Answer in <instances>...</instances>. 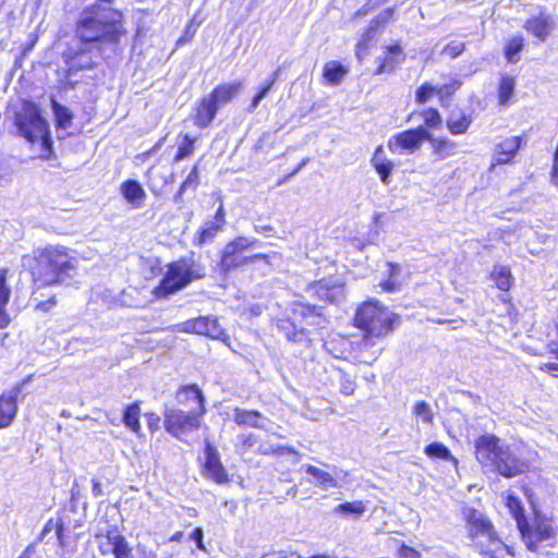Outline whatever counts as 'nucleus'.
<instances>
[{"label":"nucleus","instance_id":"obj_44","mask_svg":"<svg viewBox=\"0 0 558 558\" xmlns=\"http://www.w3.org/2000/svg\"><path fill=\"white\" fill-rule=\"evenodd\" d=\"M505 505L509 509L511 517L514 519L517 527L527 520L520 498L512 493L507 494Z\"/></svg>","mask_w":558,"mask_h":558},{"label":"nucleus","instance_id":"obj_5","mask_svg":"<svg viewBox=\"0 0 558 558\" xmlns=\"http://www.w3.org/2000/svg\"><path fill=\"white\" fill-rule=\"evenodd\" d=\"M84 525L82 515L77 513L74 506H63L54 517L49 518L37 535V541L43 542L45 537L53 532L57 544V553L60 557H66L76 551L82 533L76 530Z\"/></svg>","mask_w":558,"mask_h":558},{"label":"nucleus","instance_id":"obj_45","mask_svg":"<svg viewBox=\"0 0 558 558\" xmlns=\"http://www.w3.org/2000/svg\"><path fill=\"white\" fill-rule=\"evenodd\" d=\"M305 471L307 474L312 475L319 485L324 487H336L338 485L336 478L329 472L324 471L315 465H306Z\"/></svg>","mask_w":558,"mask_h":558},{"label":"nucleus","instance_id":"obj_42","mask_svg":"<svg viewBox=\"0 0 558 558\" xmlns=\"http://www.w3.org/2000/svg\"><path fill=\"white\" fill-rule=\"evenodd\" d=\"M418 116L421 117L424 129L426 131L430 130H439L442 126V116L439 110L435 107H425L423 108Z\"/></svg>","mask_w":558,"mask_h":558},{"label":"nucleus","instance_id":"obj_53","mask_svg":"<svg viewBox=\"0 0 558 558\" xmlns=\"http://www.w3.org/2000/svg\"><path fill=\"white\" fill-rule=\"evenodd\" d=\"M146 425L150 434H155L161 427V417L158 413L150 411L144 414Z\"/></svg>","mask_w":558,"mask_h":558},{"label":"nucleus","instance_id":"obj_17","mask_svg":"<svg viewBox=\"0 0 558 558\" xmlns=\"http://www.w3.org/2000/svg\"><path fill=\"white\" fill-rule=\"evenodd\" d=\"M179 330L185 333L221 340L223 342L229 340L226 329L221 327L218 318L214 316H197L187 319L179 326Z\"/></svg>","mask_w":558,"mask_h":558},{"label":"nucleus","instance_id":"obj_14","mask_svg":"<svg viewBox=\"0 0 558 558\" xmlns=\"http://www.w3.org/2000/svg\"><path fill=\"white\" fill-rule=\"evenodd\" d=\"M204 415L202 411L166 409L163 411L165 430L172 437L181 439L184 435L196 432L202 427Z\"/></svg>","mask_w":558,"mask_h":558},{"label":"nucleus","instance_id":"obj_61","mask_svg":"<svg viewBox=\"0 0 558 558\" xmlns=\"http://www.w3.org/2000/svg\"><path fill=\"white\" fill-rule=\"evenodd\" d=\"M203 529L197 526L195 527L192 533L190 534V538L193 539L196 543V547L201 550H205V545L203 543Z\"/></svg>","mask_w":558,"mask_h":558},{"label":"nucleus","instance_id":"obj_12","mask_svg":"<svg viewBox=\"0 0 558 558\" xmlns=\"http://www.w3.org/2000/svg\"><path fill=\"white\" fill-rule=\"evenodd\" d=\"M517 529L526 549L532 553H538L543 546H554L556 543L557 527L553 519L538 512Z\"/></svg>","mask_w":558,"mask_h":558},{"label":"nucleus","instance_id":"obj_35","mask_svg":"<svg viewBox=\"0 0 558 558\" xmlns=\"http://www.w3.org/2000/svg\"><path fill=\"white\" fill-rule=\"evenodd\" d=\"M515 78L511 75L504 74L500 76L497 86V101L501 107H508L514 97Z\"/></svg>","mask_w":558,"mask_h":558},{"label":"nucleus","instance_id":"obj_60","mask_svg":"<svg viewBox=\"0 0 558 558\" xmlns=\"http://www.w3.org/2000/svg\"><path fill=\"white\" fill-rule=\"evenodd\" d=\"M538 369L557 378L558 377V361L541 363L538 366Z\"/></svg>","mask_w":558,"mask_h":558},{"label":"nucleus","instance_id":"obj_23","mask_svg":"<svg viewBox=\"0 0 558 558\" xmlns=\"http://www.w3.org/2000/svg\"><path fill=\"white\" fill-rule=\"evenodd\" d=\"M524 29L539 41H545L551 34L555 22L553 17L543 12L529 17L523 25Z\"/></svg>","mask_w":558,"mask_h":558},{"label":"nucleus","instance_id":"obj_30","mask_svg":"<svg viewBox=\"0 0 558 558\" xmlns=\"http://www.w3.org/2000/svg\"><path fill=\"white\" fill-rule=\"evenodd\" d=\"M426 142L430 145L432 154L440 160L449 158L458 151V143L446 136H434L428 132Z\"/></svg>","mask_w":558,"mask_h":558},{"label":"nucleus","instance_id":"obj_31","mask_svg":"<svg viewBox=\"0 0 558 558\" xmlns=\"http://www.w3.org/2000/svg\"><path fill=\"white\" fill-rule=\"evenodd\" d=\"M349 73V68L342 64L340 61L331 60L323 66V78L324 84L328 86L339 85L345 75Z\"/></svg>","mask_w":558,"mask_h":558},{"label":"nucleus","instance_id":"obj_63","mask_svg":"<svg viewBox=\"0 0 558 558\" xmlns=\"http://www.w3.org/2000/svg\"><path fill=\"white\" fill-rule=\"evenodd\" d=\"M387 275L397 278L400 274V266L393 262H387Z\"/></svg>","mask_w":558,"mask_h":558},{"label":"nucleus","instance_id":"obj_11","mask_svg":"<svg viewBox=\"0 0 558 558\" xmlns=\"http://www.w3.org/2000/svg\"><path fill=\"white\" fill-rule=\"evenodd\" d=\"M240 82L223 83L215 86L208 95L202 96L194 105L191 119L197 129L208 128L215 120L219 108L231 101L241 89Z\"/></svg>","mask_w":558,"mask_h":558},{"label":"nucleus","instance_id":"obj_43","mask_svg":"<svg viewBox=\"0 0 558 558\" xmlns=\"http://www.w3.org/2000/svg\"><path fill=\"white\" fill-rule=\"evenodd\" d=\"M463 82L459 76L451 77L447 83L437 86V98L441 105L449 102L454 94L462 87Z\"/></svg>","mask_w":558,"mask_h":558},{"label":"nucleus","instance_id":"obj_59","mask_svg":"<svg viewBox=\"0 0 558 558\" xmlns=\"http://www.w3.org/2000/svg\"><path fill=\"white\" fill-rule=\"evenodd\" d=\"M387 1L388 0H366L362 8L357 11V14L366 15L378 9L380 5L385 4Z\"/></svg>","mask_w":558,"mask_h":558},{"label":"nucleus","instance_id":"obj_54","mask_svg":"<svg viewBox=\"0 0 558 558\" xmlns=\"http://www.w3.org/2000/svg\"><path fill=\"white\" fill-rule=\"evenodd\" d=\"M58 304V299L56 294H51L47 300H43L36 303L34 306L35 311L41 313H50L53 307Z\"/></svg>","mask_w":558,"mask_h":558},{"label":"nucleus","instance_id":"obj_9","mask_svg":"<svg viewBox=\"0 0 558 558\" xmlns=\"http://www.w3.org/2000/svg\"><path fill=\"white\" fill-rule=\"evenodd\" d=\"M16 126L20 133L32 144L39 143L40 158L49 159L53 154L52 140L49 126L41 117L37 105L32 101H25L21 112L16 117Z\"/></svg>","mask_w":558,"mask_h":558},{"label":"nucleus","instance_id":"obj_51","mask_svg":"<svg viewBox=\"0 0 558 558\" xmlns=\"http://www.w3.org/2000/svg\"><path fill=\"white\" fill-rule=\"evenodd\" d=\"M465 51V44L462 41H450L444 48L441 53L448 56L450 59H456Z\"/></svg>","mask_w":558,"mask_h":558},{"label":"nucleus","instance_id":"obj_32","mask_svg":"<svg viewBox=\"0 0 558 558\" xmlns=\"http://www.w3.org/2000/svg\"><path fill=\"white\" fill-rule=\"evenodd\" d=\"M263 418V413L258 410L234 408L232 411V420L238 426L262 428Z\"/></svg>","mask_w":558,"mask_h":558},{"label":"nucleus","instance_id":"obj_4","mask_svg":"<svg viewBox=\"0 0 558 558\" xmlns=\"http://www.w3.org/2000/svg\"><path fill=\"white\" fill-rule=\"evenodd\" d=\"M322 318L323 306L294 301L286 313L275 319V326L290 343L310 348Z\"/></svg>","mask_w":558,"mask_h":558},{"label":"nucleus","instance_id":"obj_3","mask_svg":"<svg viewBox=\"0 0 558 558\" xmlns=\"http://www.w3.org/2000/svg\"><path fill=\"white\" fill-rule=\"evenodd\" d=\"M474 456L482 468L505 478L521 475L529 468V463L523 458L515 454L510 446L504 445L501 439L493 433L480 435L474 440Z\"/></svg>","mask_w":558,"mask_h":558},{"label":"nucleus","instance_id":"obj_62","mask_svg":"<svg viewBox=\"0 0 558 558\" xmlns=\"http://www.w3.org/2000/svg\"><path fill=\"white\" fill-rule=\"evenodd\" d=\"M38 543H40V542L37 541V537H36L32 543H29L25 547V549L16 558H32L33 555L36 553V547H37Z\"/></svg>","mask_w":558,"mask_h":558},{"label":"nucleus","instance_id":"obj_16","mask_svg":"<svg viewBox=\"0 0 558 558\" xmlns=\"http://www.w3.org/2000/svg\"><path fill=\"white\" fill-rule=\"evenodd\" d=\"M101 555L112 554L114 558H133L132 548L117 525H109L95 534Z\"/></svg>","mask_w":558,"mask_h":558},{"label":"nucleus","instance_id":"obj_19","mask_svg":"<svg viewBox=\"0 0 558 558\" xmlns=\"http://www.w3.org/2000/svg\"><path fill=\"white\" fill-rule=\"evenodd\" d=\"M205 459L201 463L202 475L219 485L228 484L230 482L227 469L221 462L220 454L217 448L210 442L204 446Z\"/></svg>","mask_w":558,"mask_h":558},{"label":"nucleus","instance_id":"obj_50","mask_svg":"<svg viewBox=\"0 0 558 558\" xmlns=\"http://www.w3.org/2000/svg\"><path fill=\"white\" fill-rule=\"evenodd\" d=\"M339 374L340 392L344 396H352L356 389L355 378L342 369H339Z\"/></svg>","mask_w":558,"mask_h":558},{"label":"nucleus","instance_id":"obj_58","mask_svg":"<svg viewBox=\"0 0 558 558\" xmlns=\"http://www.w3.org/2000/svg\"><path fill=\"white\" fill-rule=\"evenodd\" d=\"M257 442L255 434L241 435L239 438V449L243 452L248 451Z\"/></svg>","mask_w":558,"mask_h":558},{"label":"nucleus","instance_id":"obj_24","mask_svg":"<svg viewBox=\"0 0 558 558\" xmlns=\"http://www.w3.org/2000/svg\"><path fill=\"white\" fill-rule=\"evenodd\" d=\"M405 59L403 48L399 43H393L384 47V54L378 59L377 66L374 70L375 75L390 73L395 71L398 64Z\"/></svg>","mask_w":558,"mask_h":558},{"label":"nucleus","instance_id":"obj_64","mask_svg":"<svg viewBox=\"0 0 558 558\" xmlns=\"http://www.w3.org/2000/svg\"><path fill=\"white\" fill-rule=\"evenodd\" d=\"M165 141V137L160 138L150 149L142 154L143 159L149 158L157 149H159Z\"/></svg>","mask_w":558,"mask_h":558},{"label":"nucleus","instance_id":"obj_47","mask_svg":"<svg viewBox=\"0 0 558 558\" xmlns=\"http://www.w3.org/2000/svg\"><path fill=\"white\" fill-rule=\"evenodd\" d=\"M424 452L432 459L452 460L453 456L447 446L442 442L434 441L425 446Z\"/></svg>","mask_w":558,"mask_h":558},{"label":"nucleus","instance_id":"obj_13","mask_svg":"<svg viewBox=\"0 0 558 558\" xmlns=\"http://www.w3.org/2000/svg\"><path fill=\"white\" fill-rule=\"evenodd\" d=\"M379 339L366 333H362V337L355 341L348 337H341L336 341L341 348L338 356L356 363L372 365L384 351V348L377 343Z\"/></svg>","mask_w":558,"mask_h":558},{"label":"nucleus","instance_id":"obj_40","mask_svg":"<svg viewBox=\"0 0 558 558\" xmlns=\"http://www.w3.org/2000/svg\"><path fill=\"white\" fill-rule=\"evenodd\" d=\"M489 279L498 290L504 292H508L513 286V276L508 266H495L489 274Z\"/></svg>","mask_w":558,"mask_h":558},{"label":"nucleus","instance_id":"obj_22","mask_svg":"<svg viewBox=\"0 0 558 558\" xmlns=\"http://www.w3.org/2000/svg\"><path fill=\"white\" fill-rule=\"evenodd\" d=\"M226 225V211L223 205L220 204L215 213L214 219L207 221L203 227L198 229L195 235L194 243L197 246H202L210 241L223 229Z\"/></svg>","mask_w":558,"mask_h":558},{"label":"nucleus","instance_id":"obj_8","mask_svg":"<svg viewBox=\"0 0 558 558\" xmlns=\"http://www.w3.org/2000/svg\"><path fill=\"white\" fill-rule=\"evenodd\" d=\"M463 519L474 550L484 557L496 558L494 547L502 545V539L492 520L475 508L465 509Z\"/></svg>","mask_w":558,"mask_h":558},{"label":"nucleus","instance_id":"obj_36","mask_svg":"<svg viewBox=\"0 0 558 558\" xmlns=\"http://www.w3.org/2000/svg\"><path fill=\"white\" fill-rule=\"evenodd\" d=\"M179 137L180 142L172 157L173 163H178L184 159L191 158L196 150L197 138L195 136L189 133H181Z\"/></svg>","mask_w":558,"mask_h":558},{"label":"nucleus","instance_id":"obj_2","mask_svg":"<svg viewBox=\"0 0 558 558\" xmlns=\"http://www.w3.org/2000/svg\"><path fill=\"white\" fill-rule=\"evenodd\" d=\"M78 270L75 252L62 244H48L33 252L28 268L32 295L39 290L69 284Z\"/></svg>","mask_w":558,"mask_h":558},{"label":"nucleus","instance_id":"obj_27","mask_svg":"<svg viewBox=\"0 0 558 558\" xmlns=\"http://www.w3.org/2000/svg\"><path fill=\"white\" fill-rule=\"evenodd\" d=\"M146 184L150 193L155 197H160L166 193L168 186L172 185L175 181V174L173 172L169 174H160L155 166H150L146 172Z\"/></svg>","mask_w":558,"mask_h":558},{"label":"nucleus","instance_id":"obj_57","mask_svg":"<svg viewBox=\"0 0 558 558\" xmlns=\"http://www.w3.org/2000/svg\"><path fill=\"white\" fill-rule=\"evenodd\" d=\"M397 555L399 558H421L422 557L421 553L416 548L411 547L404 543H402L398 547Z\"/></svg>","mask_w":558,"mask_h":558},{"label":"nucleus","instance_id":"obj_55","mask_svg":"<svg viewBox=\"0 0 558 558\" xmlns=\"http://www.w3.org/2000/svg\"><path fill=\"white\" fill-rule=\"evenodd\" d=\"M401 286H402L401 281H399L397 278L390 277L388 275H387V278L381 280L379 283V287L385 292H396L401 289Z\"/></svg>","mask_w":558,"mask_h":558},{"label":"nucleus","instance_id":"obj_39","mask_svg":"<svg viewBox=\"0 0 558 558\" xmlns=\"http://www.w3.org/2000/svg\"><path fill=\"white\" fill-rule=\"evenodd\" d=\"M473 122L471 114L461 112L458 117H448L446 120V128L453 136L464 135L469 132Z\"/></svg>","mask_w":558,"mask_h":558},{"label":"nucleus","instance_id":"obj_56","mask_svg":"<svg viewBox=\"0 0 558 558\" xmlns=\"http://www.w3.org/2000/svg\"><path fill=\"white\" fill-rule=\"evenodd\" d=\"M195 32H196V29H195V27H194V21H193V20H191V21L186 24V26H185V28H184V31H183L182 35L178 38V40H177V46H182V45H184V44L190 43V41L193 39V37H194V35H195Z\"/></svg>","mask_w":558,"mask_h":558},{"label":"nucleus","instance_id":"obj_48","mask_svg":"<svg viewBox=\"0 0 558 558\" xmlns=\"http://www.w3.org/2000/svg\"><path fill=\"white\" fill-rule=\"evenodd\" d=\"M434 96L437 97V86L429 82H424L416 88L414 100L417 105H425Z\"/></svg>","mask_w":558,"mask_h":558},{"label":"nucleus","instance_id":"obj_46","mask_svg":"<svg viewBox=\"0 0 558 558\" xmlns=\"http://www.w3.org/2000/svg\"><path fill=\"white\" fill-rule=\"evenodd\" d=\"M365 504L362 500L345 501L335 508V512L345 517L359 518L365 511Z\"/></svg>","mask_w":558,"mask_h":558},{"label":"nucleus","instance_id":"obj_34","mask_svg":"<svg viewBox=\"0 0 558 558\" xmlns=\"http://www.w3.org/2000/svg\"><path fill=\"white\" fill-rule=\"evenodd\" d=\"M383 145H378L371 158V163L379 174L380 181L385 184L390 182L389 178L393 170V162L390 159L385 158Z\"/></svg>","mask_w":558,"mask_h":558},{"label":"nucleus","instance_id":"obj_21","mask_svg":"<svg viewBox=\"0 0 558 558\" xmlns=\"http://www.w3.org/2000/svg\"><path fill=\"white\" fill-rule=\"evenodd\" d=\"M21 385H15L8 391L0 393V429L9 427L17 414V398Z\"/></svg>","mask_w":558,"mask_h":558},{"label":"nucleus","instance_id":"obj_38","mask_svg":"<svg viewBox=\"0 0 558 558\" xmlns=\"http://www.w3.org/2000/svg\"><path fill=\"white\" fill-rule=\"evenodd\" d=\"M281 73V68H277L271 72V74L263 82V84L257 88L255 95L251 99L250 110L253 111L257 108L260 100L267 97V95L271 92L275 84L278 82Z\"/></svg>","mask_w":558,"mask_h":558},{"label":"nucleus","instance_id":"obj_7","mask_svg":"<svg viewBox=\"0 0 558 558\" xmlns=\"http://www.w3.org/2000/svg\"><path fill=\"white\" fill-rule=\"evenodd\" d=\"M204 277V269L195 260L180 257L166 265L161 279L151 290V296L157 301L167 300Z\"/></svg>","mask_w":558,"mask_h":558},{"label":"nucleus","instance_id":"obj_52","mask_svg":"<svg viewBox=\"0 0 558 558\" xmlns=\"http://www.w3.org/2000/svg\"><path fill=\"white\" fill-rule=\"evenodd\" d=\"M413 414L416 416H422L425 423H432L434 418L428 403L424 400L417 401L414 404Z\"/></svg>","mask_w":558,"mask_h":558},{"label":"nucleus","instance_id":"obj_20","mask_svg":"<svg viewBox=\"0 0 558 558\" xmlns=\"http://www.w3.org/2000/svg\"><path fill=\"white\" fill-rule=\"evenodd\" d=\"M174 400L179 407H189L191 403L195 404L192 411H202L206 414V398L202 387L196 384L180 385L174 392Z\"/></svg>","mask_w":558,"mask_h":558},{"label":"nucleus","instance_id":"obj_33","mask_svg":"<svg viewBox=\"0 0 558 558\" xmlns=\"http://www.w3.org/2000/svg\"><path fill=\"white\" fill-rule=\"evenodd\" d=\"M141 414V401L138 400L128 404L122 413V423L137 436L142 435Z\"/></svg>","mask_w":558,"mask_h":558},{"label":"nucleus","instance_id":"obj_15","mask_svg":"<svg viewBox=\"0 0 558 558\" xmlns=\"http://www.w3.org/2000/svg\"><path fill=\"white\" fill-rule=\"evenodd\" d=\"M345 286L343 278L326 276L308 283L306 290L324 305H338L345 298Z\"/></svg>","mask_w":558,"mask_h":558},{"label":"nucleus","instance_id":"obj_10","mask_svg":"<svg viewBox=\"0 0 558 558\" xmlns=\"http://www.w3.org/2000/svg\"><path fill=\"white\" fill-rule=\"evenodd\" d=\"M258 240L245 236H236L226 244L220 253L217 268L220 275L228 276L234 270L242 268L248 264L262 262L264 265L271 264V257L276 253H256L252 255H243V252L257 246Z\"/></svg>","mask_w":558,"mask_h":558},{"label":"nucleus","instance_id":"obj_6","mask_svg":"<svg viewBox=\"0 0 558 558\" xmlns=\"http://www.w3.org/2000/svg\"><path fill=\"white\" fill-rule=\"evenodd\" d=\"M400 324V315L392 313L381 302L371 299L357 305L352 325L368 336L386 338Z\"/></svg>","mask_w":558,"mask_h":558},{"label":"nucleus","instance_id":"obj_49","mask_svg":"<svg viewBox=\"0 0 558 558\" xmlns=\"http://www.w3.org/2000/svg\"><path fill=\"white\" fill-rule=\"evenodd\" d=\"M53 113L56 116V123L58 128L66 129L70 126L73 120V114L69 108L53 101L52 104Z\"/></svg>","mask_w":558,"mask_h":558},{"label":"nucleus","instance_id":"obj_26","mask_svg":"<svg viewBox=\"0 0 558 558\" xmlns=\"http://www.w3.org/2000/svg\"><path fill=\"white\" fill-rule=\"evenodd\" d=\"M395 14L393 8H387L376 17H374L367 28L363 32L361 39L356 44L357 53L361 50L366 51L368 49L369 41L374 38L375 33L384 28L392 19Z\"/></svg>","mask_w":558,"mask_h":558},{"label":"nucleus","instance_id":"obj_18","mask_svg":"<svg viewBox=\"0 0 558 558\" xmlns=\"http://www.w3.org/2000/svg\"><path fill=\"white\" fill-rule=\"evenodd\" d=\"M428 131L423 126H416L392 135L387 146L392 154H414L426 142Z\"/></svg>","mask_w":558,"mask_h":558},{"label":"nucleus","instance_id":"obj_25","mask_svg":"<svg viewBox=\"0 0 558 558\" xmlns=\"http://www.w3.org/2000/svg\"><path fill=\"white\" fill-rule=\"evenodd\" d=\"M523 144L522 136H511L495 146L494 165H507L514 160Z\"/></svg>","mask_w":558,"mask_h":558},{"label":"nucleus","instance_id":"obj_29","mask_svg":"<svg viewBox=\"0 0 558 558\" xmlns=\"http://www.w3.org/2000/svg\"><path fill=\"white\" fill-rule=\"evenodd\" d=\"M120 193L133 208L143 207L146 192L141 183L134 179H128L120 184Z\"/></svg>","mask_w":558,"mask_h":558},{"label":"nucleus","instance_id":"obj_28","mask_svg":"<svg viewBox=\"0 0 558 558\" xmlns=\"http://www.w3.org/2000/svg\"><path fill=\"white\" fill-rule=\"evenodd\" d=\"M8 272L7 268L0 269V329L8 328L12 322L7 308L12 294L11 287L8 283Z\"/></svg>","mask_w":558,"mask_h":558},{"label":"nucleus","instance_id":"obj_1","mask_svg":"<svg viewBox=\"0 0 558 558\" xmlns=\"http://www.w3.org/2000/svg\"><path fill=\"white\" fill-rule=\"evenodd\" d=\"M73 34L76 44L62 52L68 73L95 69L104 58V47L119 48L129 31L120 9L94 2L78 13Z\"/></svg>","mask_w":558,"mask_h":558},{"label":"nucleus","instance_id":"obj_41","mask_svg":"<svg viewBox=\"0 0 558 558\" xmlns=\"http://www.w3.org/2000/svg\"><path fill=\"white\" fill-rule=\"evenodd\" d=\"M525 40L522 35L510 37L504 46L502 53L507 62L517 63L520 60L519 53L524 49Z\"/></svg>","mask_w":558,"mask_h":558},{"label":"nucleus","instance_id":"obj_37","mask_svg":"<svg viewBox=\"0 0 558 558\" xmlns=\"http://www.w3.org/2000/svg\"><path fill=\"white\" fill-rule=\"evenodd\" d=\"M201 183L199 178V167L198 163H195L192 166L189 174L185 177V179L180 183L178 191L173 195V202L174 203H182L183 202V195L189 191L193 190L195 191Z\"/></svg>","mask_w":558,"mask_h":558}]
</instances>
